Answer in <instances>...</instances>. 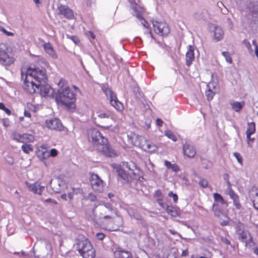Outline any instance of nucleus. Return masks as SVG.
<instances>
[{
	"instance_id": "f257e3e1",
	"label": "nucleus",
	"mask_w": 258,
	"mask_h": 258,
	"mask_svg": "<svg viewBox=\"0 0 258 258\" xmlns=\"http://www.w3.org/2000/svg\"><path fill=\"white\" fill-rule=\"evenodd\" d=\"M47 81V76L45 68L29 67L26 71L23 88L31 94L39 91L41 96L52 98L54 92L51 86L46 83Z\"/></svg>"
},
{
	"instance_id": "f03ea898",
	"label": "nucleus",
	"mask_w": 258,
	"mask_h": 258,
	"mask_svg": "<svg viewBox=\"0 0 258 258\" xmlns=\"http://www.w3.org/2000/svg\"><path fill=\"white\" fill-rule=\"evenodd\" d=\"M88 137L89 141L92 143L95 150L109 157L116 156L115 151L111 148L107 139L104 137L97 130H90L88 133Z\"/></svg>"
},
{
	"instance_id": "7ed1b4c3",
	"label": "nucleus",
	"mask_w": 258,
	"mask_h": 258,
	"mask_svg": "<svg viewBox=\"0 0 258 258\" xmlns=\"http://www.w3.org/2000/svg\"><path fill=\"white\" fill-rule=\"evenodd\" d=\"M76 247L83 258H94L95 250L91 243L82 236L76 239Z\"/></svg>"
},
{
	"instance_id": "20e7f679",
	"label": "nucleus",
	"mask_w": 258,
	"mask_h": 258,
	"mask_svg": "<svg viewBox=\"0 0 258 258\" xmlns=\"http://www.w3.org/2000/svg\"><path fill=\"white\" fill-rule=\"evenodd\" d=\"M132 143L135 146H139L143 150L150 153L158 150V147L151 141L135 133H132L128 136Z\"/></svg>"
},
{
	"instance_id": "39448f33",
	"label": "nucleus",
	"mask_w": 258,
	"mask_h": 258,
	"mask_svg": "<svg viewBox=\"0 0 258 258\" xmlns=\"http://www.w3.org/2000/svg\"><path fill=\"white\" fill-rule=\"evenodd\" d=\"M76 93L70 87H66L63 89H59L55 99L57 102L71 107L76 100Z\"/></svg>"
},
{
	"instance_id": "423d86ee",
	"label": "nucleus",
	"mask_w": 258,
	"mask_h": 258,
	"mask_svg": "<svg viewBox=\"0 0 258 258\" xmlns=\"http://www.w3.org/2000/svg\"><path fill=\"white\" fill-rule=\"evenodd\" d=\"M15 58L8 53V48L5 45L0 46V64L5 66H9L15 62Z\"/></svg>"
},
{
	"instance_id": "0eeeda50",
	"label": "nucleus",
	"mask_w": 258,
	"mask_h": 258,
	"mask_svg": "<svg viewBox=\"0 0 258 258\" xmlns=\"http://www.w3.org/2000/svg\"><path fill=\"white\" fill-rule=\"evenodd\" d=\"M104 92L109 100L110 104L118 111H122L123 105L117 99L116 94L108 88L104 90Z\"/></svg>"
},
{
	"instance_id": "6e6552de",
	"label": "nucleus",
	"mask_w": 258,
	"mask_h": 258,
	"mask_svg": "<svg viewBox=\"0 0 258 258\" xmlns=\"http://www.w3.org/2000/svg\"><path fill=\"white\" fill-rule=\"evenodd\" d=\"M91 187L93 190L97 192H101L104 187V182L95 173L91 174L90 179Z\"/></svg>"
},
{
	"instance_id": "1a4fd4ad",
	"label": "nucleus",
	"mask_w": 258,
	"mask_h": 258,
	"mask_svg": "<svg viewBox=\"0 0 258 258\" xmlns=\"http://www.w3.org/2000/svg\"><path fill=\"white\" fill-rule=\"evenodd\" d=\"M153 27L155 32L162 36H167L170 32L168 25L165 22L155 21Z\"/></svg>"
},
{
	"instance_id": "9d476101",
	"label": "nucleus",
	"mask_w": 258,
	"mask_h": 258,
	"mask_svg": "<svg viewBox=\"0 0 258 258\" xmlns=\"http://www.w3.org/2000/svg\"><path fill=\"white\" fill-rule=\"evenodd\" d=\"M12 138L14 140L17 142L23 143V144L32 143L35 140L34 136L31 134H23L21 135L17 132L13 133Z\"/></svg>"
},
{
	"instance_id": "9b49d317",
	"label": "nucleus",
	"mask_w": 258,
	"mask_h": 258,
	"mask_svg": "<svg viewBox=\"0 0 258 258\" xmlns=\"http://www.w3.org/2000/svg\"><path fill=\"white\" fill-rule=\"evenodd\" d=\"M58 15H62L64 18L71 20L74 18V12L68 6L60 5L58 7Z\"/></svg>"
},
{
	"instance_id": "f8f14e48",
	"label": "nucleus",
	"mask_w": 258,
	"mask_h": 258,
	"mask_svg": "<svg viewBox=\"0 0 258 258\" xmlns=\"http://www.w3.org/2000/svg\"><path fill=\"white\" fill-rule=\"evenodd\" d=\"M45 124L47 128L52 130L60 131L63 128V125L61 121L57 118L46 120Z\"/></svg>"
},
{
	"instance_id": "ddd939ff",
	"label": "nucleus",
	"mask_w": 258,
	"mask_h": 258,
	"mask_svg": "<svg viewBox=\"0 0 258 258\" xmlns=\"http://www.w3.org/2000/svg\"><path fill=\"white\" fill-rule=\"evenodd\" d=\"M183 151L184 154L189 158L194 157L196 154L195 147L186 142L183 145Z\"/></svg>"
},
{
	"instance_id": "4468645a",
	"label": "nucleus",
	"mask_w": 258,
	"mask_h": 258,
	"mask_svg": "<svg viewBox=\"0 0 258 258\" xmlns=\"http://www.w3.org/2000/svg\"><path fill=\"white\" fill-rule=\"evenodd\" d=\"M195 48L192 45H189L188 49L185 54V62L187 66H190L195 60Z\"/></svg>"
},
{
	"instance_id": "2eb2a0df",
	"label": "nucleus",
	"mask_w": 258,
	"mask_h": 258,
	"mask_svg": "<svg viewBox=\"0 0 258 258\" xmlns=\"http://www.w3.org/2000/svg\"><path fill=\"white\" fill-rule=\"evenodd\" d=\"M227 194L230 196V198L232 199L233 204L237 209L241 208V205L239 200L238 196L232 189V187L230 188H227Z\"/></svg>"
},
{
	"instance_id": "dca6fc26",
	"label": "nucleus",
	"mask_w": 258,
	"mask_h": 258,
	"mask_svg": "<svg viewBox=\"0 0 258 258\" xmlns=\"http://www.w3.org/2000/svg\"><path fill=\"white\" fill-rule=\"evenodd\" d=\"M47 147L46 145H42L37 152L38 157L41 161H44L49 157V153L47 151Z\"/></svg>"
},
{
	"instance_id": "f3484780",
	"label": "nucleus",
	"mask_w": 258,
	"mask_h": 258,
	"mask_svg": "<svg viewBox=\"0 0 258 258\" xmlns=\"http://www.w3.org/2000/svg\"><path fill=\"white\" fill-rule=\"evenodd\" d=\"M113 254L115 258H133L130 252L122 250L120 248H117Z\"/></svg>"
},
{
	"instance_id": "a211bd4d",
	"label": "nucleus",
	"mask_w": 258,
	"mask_h": 258,
	"mask_svg": "<svg viewBox=\"0 0 258 258\" xmlns=\"http://www.w3.org/2000/svg\"><path fill=\"white\" fill-rule=\"evenodd\" d=\"M44 51L53 58H57V54L50 42H45L43 45Z\"/></svg>"
},
{
	"instance_id": "6ab92c4d",
	"label": "nucleus",
	"mask_w": 258,
	"mask_h": 258,
	"mask_svg": "<svg viewBox=\"0 0 258 258\" xmlns=\"http://www.w3.org/2000/svg\"><path fill=\"white\" fill-rule=\"evenodd\" d=\"M122 165L123 167L127 169L134 176L136 175V173L135 172V170L140 171V168L137 167L136 164L132 161L123 162L122 163Z\"/></svg>"
},
{
	"instance_id": "aec40b11",
	"label": "nucleus",
	"mask_w": 258,
	"mask_h": 258,
	"mask_svg": "<svg viewBox=\"0 0 258 258\" xmlns=\"http://www.w3.org/2000/svg\"><path fill=\"white\" fill-rule=\"evenodd\" d=\"M27 186L30 191H32L35 194L41 195L44 187L40 186L37 182H34L33 184H28L27 183Z\"/></svg>"
},
{
	"instance_id": "412c9836",
	"label": "nucleus",
	"mask_w": 258,
	"mask_h": 258,
	"mask_svg": "<svg viewBox=\"0 0 258 258\" xmlns=\"http://www.w3.org/2000/svg\"><path fill=\"white\" fill-rule=\"evenodd\" d=\"M132 9L134 11L135 15L138 19L143 18L142 15L145 12V9L143 7L136 3H134L132 6Z\"/></svg>"
},
{
	"instance_id": "4be33fe9",
	"label": "nucleus",
	"mask_w": 258,
	"mask_h": 258,
	"mask_svg": "<svg viewBox=\"0 0 258 258\" xmlns=\"http://www.w3.org/2000/svg\"><path fill=\"white\" fill-rule=\"evenodd\" d=\"M237 234L239 236V239L242 242L245 243L246 246H247L248 242H250L252 241V237L250 234L247 232L244 231L237 233Z\"/></svg>"
},
{
	"instance_id": "5701e85b",
	"label": "nucleus",
	"mask_w": 258,
	"mask_h": 258,
	"mask_svg": "<svg viewBox=\"0 0 258 258\" xmlns=\"http://www.w3.org/2000/svg\"><path fill=\"white\" fill-rule=\"evenodd\" d=\"M116 172L117 173V175L119 177L122 178L124 180H128L129 178V173H127L122 167H121V165L116 166Z\"/></svg>"
},
{
	"instance_id": "b1692460",
	"label": "nucleus",
	"mask_w": 258,
	"mask_h": 258,
	"mask_svg": "<svg viewBox=\"0 0 258 258\" xmlns=\"http://www.w3.org/2000/svg\"><path fill=\"white\" fill-rule=\"evenodd\" d=\"M256 131V125L254 122H248L247 123V129L246 131V139L249 140L250 136L255 133Z\"/></svg>"
},
{
	"instance_id": "393cba45",
	"label": "nucleus",
	"mask_w": 258,
	"mask_h": 258,
	"mask_svg": "<svg viewBox=\"0 0 258 258\" xmlns=\"http://www.w3.org/2000/svg\"><path fill=\"white\" fill-rule=\"evenodd\" d=\"M224 36V32L222 29L218 26H216L214 29V39L216 41L222 40Z\"/></svg>"
},
{
	"instance_id": "a878e982",
	"label": "nucleus",
	"mask_w": 258,
	"mask_h": 258,
	"mask_svg": "<svg viewBox=\"0 0 258 258\" xmlns=\"http://www.w3.org/2000/svg\"><path fill=\"white\" fill-rule=\"evenodd\" d=\"M164 165L168 169H171L173 172L177 173L180 170L179 166L176 163L172 164L170 162L165 160Z\"/></svg>"
},
{
	"instance_id": "bb28decb",
	"label": "nucleus",
	"mask_w": 258,
	"mask_h": 258,
	"mask_svg": "<svg viewBox=\"0 0 258 258\" xmlns=\"http://www.w3.org/2000/svg\"><path fill=\"white\" fill-rule=\"evenodd\" d=\"M213 198L214 201L221 205H227V202L224 200L223 198L218 193H214L213 194Z\"/></svg>"
},
{
	"instance_id": "cd10ccee",
	"label": "nucleus",
	"mask_w": 258,
	"mask_h": 258,
	"mask_svg": "<svg viewBox=\"0 0 258 258\" xmlns=\"http://www.w3.org/2000/svg\"><path fill=\"white\" fill-rule=\"evenodd\" d=\"M232 109L236 112H239L244 105V102H234L231 103Z\"/></svg>"
},
{
	"instance_id": "c85d7f7f",
	"label": "nucleus",
	"mask_w": 258,
	"mask_h": 258,
	"mask_svg": "<svg viewBox=\"0 0 258 258\" xmlns=\"http://www.w3.org/2000/svg\"><path fill=\"white\" fill-rule=\"evenodd\" d=\"M83 192L82 188L80 187L78 188H72V191L70 192L68 194V197L70 200H72L74 198V195L81 194Z\"/></svg>"
},
{
	"instance_id": "c756f323",
	"label": "nucleus",
	"mask_w": 258,
	"mask_h": 258,
	"mask_svg": "<svg viewBox=\"0 0 258 258\" xmlns=\"http://www.w3.org/2000/svg\"><path fill=\"white\" fill-rule=\"evenodd\" d=\"M21 148L23 152L27 154L33 151V146L28 143L22 145Z\"/></svg>"
},
{
	"instance_id": "7c9ffc66",
	"label": "nucleus",
	"mask_w": 258,
	"mask_h": 258,
	"mask_svg": "<svg viewBox=\"0 0 258 258\" xmlns=\"http://www.w3.org/2000/svg\"><path fill=\"white\" fill-rule=\"evenodd\" d=\"M205 94L207 99L209 101H211L213 99L214 96H215V92H213L211 88H209V89L206 91Z\"/></svg>"
},
{
	"instance_id": "2f4dec72",
	"label": "nucleus",
	"mask_w": 258,
	"mask_h": 258,
	"mask_svg": "<svg viewBox=\"0 0 258 258\" xmlns=\"http://www.w3.org/2000/svg\"><path fill=\"white\" fill-rule=\"evenodd\" d=\"M224 212V211H215L214 214L220 219H223L224 218L227 217L226 214Z\"/></svg>"
},
{
	"instance_id": "473e14b6",
	"label": "nucleus",
	"mask_w": 258,
	"mask_h": 258,
	"mask_svg": "<svg viewBox=\"0 0 258 258\" xmlns=\"http://www.w3.org/2000/svg\"><path fill=\"white\" fill-rule=\"evenodd\" d=\"M222 55L224 56L227 62L231 64L233 62L232 59L231 57L230 53L227 51H223L222 52Z\"/></svg>"
},
{
	"instance_id": "72a5a7b5",
	"label": "nucleus",
	"mask_w": 258,
	"mask_h": 258,
	"mask_svg": "<svg viewBox=\"0 0 258 258\" xmlns=\"http://www.w3.org/2000/svg\"><path fill=\"white\" fill-rule=\"evenodd\" d=\"M165 135L168 138L170 139L173 141H176L177 140V138L175 135L170 131H168L165 132Z\"/></svg>"
},
{
	"instance_id": "f704fd0d",
	"label": "nucleus",
	"mask_w": 258,
	"mask_h": 258,
	"mask_svg": "<svg viewBox=\"0 0 258 258\" xmlns=\"http://www.w3.org/2000/svg\"><path fill=\"white\" fill-rule=\"evenodd\" d=\"M44 203L48 206H53L57 204L56 201L51 198H48L45 200Z\"/></svg>"
},
{
	"instance_id": "c9c22d12",
	"label": "nucleus",
	"mask_w": 258,
	"mask_h": 258,
	"mask_svg": "<svg viewBox=\"0 0 258 258\" xmlns=\"http://www.w3.org/2000/svg\"><path fill=\"white\" fill-rule=\"evenodd\" d=\"M0 109L3 110L8 115L11 114V111L7 108L3 102H0Z\"/></svg>"
},
{
	"instance_id": "e433bc0d",
	"label": "nucleus",
	"mask_w": 258,
	"mask_h": 258,
	"mask_svg": "<svg viewBox=\"0 0 258 258\" xmlns=\"http://www.w3.org/2000/svg\"><path fill=\"white\" fill-rule=\"evenodd\" d=\"M243 45L247 48L248 52L249 53H252L253 52V50L251 48V44L250 42L246 39H245L243 41Z\"/></svg>"
},
{
	"instance_id": "4c0bfd02",
	"label": "nucleus",
	"mask_w": 258,
	"mask_h": 258,
	"mask_svg": "<svg viewBox=\"0 0 258 258\" xmlns=\"http://www.w3.org/2000/svg\"><path fill=\"white\" fill-rule=\"evenodd\" d=\"M223 177L224 180L227 183V188H230L232 187V186H231V184L229 181V176L228 174H227V173L224 174Z\"/></svg>"
},
{
	"instance_id": "58836bf2",
	"label": "nucleus",
	"mask_w": 258,
	"mask_h": 258,
	"mask_svg": "<svg viewBox=\"0 0 258 258\" xmlns=\"http://www.w3.org/2000/svg\"><path fill=\"white\" fill-rule=\"evenodd\" d=\"M199 184L203 188H206L208 185V181L205 178H201L199 181Z\"/></svg>"
},
{
	"instance_id": "ea45409f",
	"label": "nucleus",
	"mask_w": 258,
	"mask_h": 258,
	"mask_svg": "<svg viewBox=\"0 0 258 258\" xmlns=\"http://www.w3.org/2000/svg\"><path fill=\"white\" fill-rule=\"evenodd\" d=\"M244 226L243 224L238 223L236 226V232L237 233L244 231Z\"/></svg>"
},
{
	"instance_id": "a19ab883",
	"label": "nucleus",
	"mask_w": 258,
	"mask_h": 258,
	"mask_svg": "<svg viewBox=\"0 0 258 258\" xmlns=\"http://www.w3.org/2000/svg\"><path fill=\"white\" fill-rule=\"evenodd\" d=\"M233 156L236 158L238 162L240 164L242 165L243 163V159L241 155L237 152H234L233 153Z\"/></svg>"
},
{
	"instance_id": "79ce46f5",
	"label": "nucleus",
	"mask_w": 258,
	"mask_h": 258,
	"mask_svg": "<svg viewBox=\"0 0 258 258\" xmlns=\"http://www.w3.org/2000/svg\"><path fill=\"white\" fill-rule=\"evenodd\" d=\"M132 212L130 213V215L132 218H135L137 220H140L142 219V216L139 214L137 212H135L134 211H131Z\"/></svg>"
},
{
	"instance_id": "37998d69",
	"label": "nucleus",
	"mask_w": 258,
	"mask_h": 258,
	"mask_svg": "<svg viewBox=\"0 0 258 258\" xmlns=\"http://www.w3.org/2000/svg\"><path fill=\"white\" fill-rule=\"evenodd\" d=\"M168 197L170 198H172L174 203H176L178 201V196L177 194L173 193L172 191H170L168 193Z\"/></svg>"
},
{
	"instance_id": "c03bdc74",
	"label": "nucleus",
	"mask_w": 258,
	"mask_h": 258,
	"mask_svg": "<svg viewBox=\"0 0 258 258\" xmlns=\"http://www.w3.org/2000/svg\"><path fill=\"white\" fill-rule=\"evenodd\" d=\"M110 116V114L108 112H99L98 117L100 118H107Z\"/></svg>"
},
{
	"instance_id": "a18cd8bd",
	"label": "nucleus",
	"mask_w": 258,
	"mask_h": 258,
	"mask_svg": "<svg viewBox=\"0 0 258 258\" xmlns=\"http://www.w3.org/2000/svg\"><path fill=\"white\" fill-rule=\"evenodd\" d=\"M0 31L8 36H13L14 35V33L8 31L3 27H0Z\"/></svg>"
},
{
	"instance_id": "49530a36",
	"label": "nucleus",
	"mask_w": 258,
	"mask_h": 258,
	"mask_svg": "<svg viewBox=\"0 0 258 258\" xmlns=\"http://www.w3.org/2000/svg\"><path fill=\"white\" fill-rule=\"evenodd\" d=\"M58 151L55 149H52L50 150V152L49 153V157H55L57 156L58 155Z\"/></svg>"
},
{
	"instance_id": "de8ad7c7",
	"label": "nucleus",
	"mask_w": 258,
	"mask_h": 258,
	"mask_svg": "<svg viewBox=\"0 0 258 258\" xmlns=\"http://www.w3.org/2000/svg\"><path fill=\"white\" fill-rule=\"evenodd\" d=\"M140 20L142 21L141 23H142V25L145 28H147L150 31V32H151V30H150V27H149V25L148 23V22L144 19L143 17L142 19H141Z\"/></svg>"
},
{
	"instance_id": "09e8293b",
	"label": "nucleus",
	"mask_w": 258,
	"mask_h": 258,
	"mask_svg": "<svg viewBox=\"0 0 258 258\" xmlns=\"http://www.w3.org/2000/svg\"><path fill=\"white\" fill-rule=\"evenodd\" d=\"M67 84V82L65 79H61L58 83L59 87L63 89L62 88Z\"/></svg>"
},
{
	"instance_id": "8fccbe9b",
	"label": "nucleus",
	"mask_w": 258,
	"mask_h": 258,
	"mask_svg": "<svg viewBox=\"0 0 258 258\" xmlns=\"http://www.w3.org/2000/svg\"><path fill=\"white\" fill-rule=\"evenodd\" d=\"M252 44L255 47V53L258 59V45L255 40L252 41Z\"/></svg>"
},
{
	"instance_id": "3c124183",
	"label": "nucleus",
	"mask_w": 258,
	"mask_h": 258,
	"mask_svg": "<svg viewBox=\"0 0 258 258\" xmlns=\"http://www.w3.org/2000/svg\"><path fill=\"white\" fill-rule=\"evenodd\" d=\"M168 214L172 217H176L178 215V211H167Z\"/></svg>"
},
{
	"instance_id": "603ef678",
	"label": "nucleus",
	"mask_w": 258,
	"mask_h": 258,
	"mask_svg": "<svg viewBox=\"0 0 258 258\" xmlns=\"http://www.w3.org/2000/svg\"><path fill=\"white\" fill-rule=\"evenodd\" d=\"M105 237V235L103 233H97L96 234V237L100 240H103Z\"/></svg>"
},
{
	"instance_id": "864d4df0",
	"label": "nucleus",
	"mask_w": 258,
	"mask_h": 258,
	"mask_svg": "<svg viewBox=\"0 0 258 258\" xmlns=\"http://www.w3.org/2000/svg\"><path fill=\"white\" fill-rule=\"evenodd\" d=\"M88 199L91 201H95L96 200L97 198L94 194L90 193L88 195Z\"/></svg>"
},
{
	"instance_id": "5fc2aeb1",
	"label": "nucleus",
	"mask_w": 258,
	"mask_h": 258,
	"mask_svg": "<svg viewBox=\"0 0 258 258\" xmlns=\"http://www.w3.org/2000/svg\"><path fill=\"white\" fill-rule=\"evenodd\" d=\"M3 125L6 127H7L9 125L10 121H9V119H8V118L4 119L3 120Z\"/></svg>"
},
{
	"instance_id": "6e6d98bb",
	"label": "nucleus",
	"mask_w": 258,
	"mask_h": 258,
	"mask_svg": "<svg viewBox=\"0 0 258 258\" xmlns=\"http://www.w3.org/2000/svg\"><path fill=\"white\" fill-rule=\"evenodd\" d=\"M156 122L157 125L159 126H161L163 123V121L160 118H157Z\"/></svg>"
},
{
	"instance_id": "4d7b16f0",
	"label": "nucleus",
	"mask_w": 258,
	"mask_h": 258,
	"mask_svg": "<svg viewBox=\"0 0 258 258\" xmlns=\"http://www.w3.org/2000/svg\"><path fill=\"white\" fill-rule=\"evenodd\" d=\"M24 116L25 117L30 118L31 116V114L29 110H25L24 112Z\"/></svg>"
},
{
	"instance_id": "13d9d810",
	"label": "nucleus",
	"mask_w": 258,
	"mask_h": 258,
	"mask_svg": "<svg viewBox=\"0 0 258 258\" xmlns=\"http://www.w3.org/2000/svg\"><path fill=\"white\" fill-rule=\"evenodd\" d=\"M221 240L222 242H223L224 243H225L228 245L230 244V241L226 238L222 237L221 238Z\"/></svg>"
},
{
	"instance_id": "bf43d9fd",
	"label": "nucleus",
	"mask_w": 258,
	"mask_h": 258,
	"mask_svg": "<svg viewBox=\"0 0 258 258\" xmlns=\"http://www.w3.org/2000/svg\"><path fill=\"white\" fill-rule=\"evenodd\" d=\"M155 195L157 198H161L162 197V193L159 190L156 191Z\"/></svg>"
},
{
	"instance_id": "052dcab7",
	"label": "nucleus",
	"mask_w": 258,
	"mask_h": 258,
	"mask_svg": "<svg viewBox=\"0 0 258 258\" xmlns=\"http://www.w3.org/2000/svg\"><path fill=\"white\" fill-rule=\"evenodd\" d=\"M88 33L89 34V35L93 39H95L96 38V36L92 31H89L88 32Z\"/></svg>"
},
{
	"instance_id": "680f3d73",
	"label": "nucleus",
	"mask_w": 258,
	"mask_h": 258,
	"mask_svg": "<svg viewBox=\"0 0 258 258\" xmlns=\"http://www.w3.org/2000/svg\"><path fill=\"white\" fill-rule=\"evenodd\" d=\"M228 224V221L227 220H223L222 222H221V225L224 226H226Z\"/></svg>"
},
{
	"instance_id": "e2e57ef3",
	"label": "nucleus",
	"mask_w": 258,
	"mask_h": 258,
	"mask_svg": "<svg viewBox=\"0 0 258 258\" xmlns=\"http://www.w3.org/2000/svg\"><path fill=\"white\" fill-rule=\"evenodd\" d=\"M188 254V251L187 250H183L182 252V256H187Z\"/></svg>"
},
{
	"instance_id": "0e129e2a",
	"label": "nucleus",
	"mask_w": 258,
	"mask_h": 258,
	"mask_svg": "<svg viewBox=\"0 0 258 258\" xmlns=\"http://www.w3.org/2000/svg\"><path fill=\"white\" fill-rule=\"evenodd\" d=\"M168 231L172 235H175L178 234L177 232L171 229H169Z\"/></svg>"
},
{
	"instance_id": "69168bd1",
	"label": "nucleus",
	"mask_w": 258,
	"mask_h": 258,
	"mask_svg": "<svg viewBox=\"0 0 258 258\" xmlns=\"http://www.w3.org/2000/svg\"><path fill=\"white\" fill-rule=\"evenodd\" d=\"M254 140H255V139H254V138H251L250 137V139H249V140H248V139H247V143H248V144H249L250 142H251V143L253 142H254Z\"/></svg>"
},
{
	"instance_id": "338daca9",
	"label": "nucleus",
	"mask_w": 258,
	"mask_h": 258,
	"mask_svg": "<svg viewBox=\"0 0 258 258\" xmlns=\"http://www.w3.org/2000/svg\"><path fill=\"white\" fill-rule=\"evenodd\" d=\"M15 194L16 195V197L17 198H20V194H19V192L16 190L15 192Z\"/></svg>"
},
{
	"instance_id": "774afa93",
	"label": "nucleus",
	"mask_w": 258,
	"mask_h": 258,
	"mask_svg": "<svg viewBox=\"0 0 258 258\" xmlns=\"http://www.w3.org/2000/svg\"><path fill=\"white\" fill-rule=\"evenodd\" d=\"M108 197L109 199H111L112 198H113L114 197V195L113 193H108Z\"/></svg>"
}]
</instances>
